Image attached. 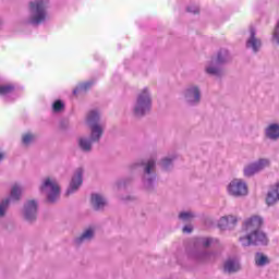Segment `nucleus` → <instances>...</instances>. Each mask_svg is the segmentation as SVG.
<instances>
[{
	"instance_id": "f257e3e1",
	"label": "nucleus",
	"mask_w": 279,
	"mask_h": 279,
	"mask_svg": "<svg viewBox=\"0 0 279 279\" xmlns=\"http://www.w3.org/2000/svg\"><path fill=\"white\" fill-rule=\"evenodd\" d=\"M263 223L264 220L260 216H251L244 220L242 232H244L245 235L239 239L243 247H250V245H267L269 240L265 232L260 230Z\"/></svg>"
},
{
	"instance_id": "f03ea898",
	"label": "nucleus",
	"mask_w": 279,
	"mask_h": 279,
	"mask_svg": "<svg viewBox=\"0 0 279 279\" xmlns=\"http://www.w3.org/2000/svg\"><path fill=\"white\" fill-rule=\"evenodd\" d=\"M47 5H49V0H33L28 3V23L31 25H40L49 19Z\"/></svg>"
},
{
	"instance_id": "7ed1b4c3",
	"label": "nucleus",
	"mask_w": 279,
	"mask_h": 279,
	"mask_svg": "<svg viewBox=\"0 0 279 279\" xmlns=\"http://www.w3.org/2000/svg\"><path fill=\"white\" fill-rule=\"evenodd\" d=\"M151 110V94L148 88L142 89L133 105V113L135 117H145Z\"/></svg>"
},
{
	"instance_id": "20e7f679",
	"label": "nucleus",
	"mask_w": 279,
	"mask_h": 279,
	"mask_svg": "<svg viewBox=\"0 0 279 279\" xmlns=\"http://www.w3.org/2000/svg\"><path fill=\"white\" fill-rule=\"evenodd\" d=\"M40 193L47 196L50 204H53L60 197V185L56 179L47 178L40 186Z\"/></svg>"
},
{
	"instance_id": "39448f33",
	"label": "nucleus",
	"mask_w": 279,
	"mask_h": 279,
	"mask_svg": "<svg viewBox=\"0 0 279 279\" xmlns=\"http://www.w3.org/2000/svg\"><path fill=\"white\" fill-rule=\"evenodd\" d=\"M86 123L90 128V141L97 143L104 134V126L99 124V112L90 111L87 114Z\"/></svg>"
},
{
	"instance_id": "423d86ee",
	"label": "nucleus",
	"mask_w": 279,
	"mask_h": 279,
	"mask_svg": "<svg viewBox=\"0 0 279 279\" xmlns=\"http://www.w3.org/2000/svg\"><path fill=\"white\" fill-rule=\"evenodd\" d=\"M228 62V51L222 50L218 52L217 58L211 59L209 63L205 66V71L208 75H221V64Z\"/></svg>"
},
{
	"instance_id": "0eeeda50",
	"label": "nucleus",
	"mask_w": 279,
	"mask_h": 279,
	"mask_svg": "<svg viewBox=\"0 0 279 279\" xmlns=\"http://www.w3.org/2000/svg\"><path fill=\"white\" fill-rule=\"evenodd\" d=\"M22 194L23 187L19 183L13 184L11 187L10 197L3 199L0 203V218L5 217V213H8V206H10V202H19Z\"/></svg>"
},
{
	"instance_id": "6e6552de",
	"label": "nucleus",
	"mask_w": 279,
	"mask_h": 279,
	"mask_svg": "<svg viewBox=\"0 0 279 279\" xmlns=\"http://www.w3.org/2000/svg\"><path fill=\"white\" fill-rule=\"evenodd\" d=\"M227 192L231 197H245L247 195V183L242 179H233L227 185Z\"/></svg>"
},
{
	"instance_id": "1a4fd4ad",
	"label": "nucleus",
	"mask_w": 279,
	"mask_h": 279,
	"mask_svg": "<svg viewBox=\"0 0 279 279\" xmlns=\"http://www.w3.org/2000/svg\"><path fill=\"white\" fill-rule=\"evenodd\" d=\"M156 169V160L149 159L144 167V175L143 183L147 191H151L154 189V182H156V173L154 172Z\"/></svg>"
},
{
	"instance_id": "9d476101",
	"label": "nucleus",
	"mask_w": 279,
	"mask_h": 279,
	"mask_svg": "<svg viewBox=\"0 0 279 279\" xmlns=\"http://www.w3.org/2000/svg\"><path fill=\"white\" fill-rule=\"evenodd\" d=\"M270 165L271 161H269V159H258L257 161H254L244 168V175L245 178H252V175H256V173L265 171V169L269 168Z\"/></svg>"
},
{
	"instance_id": "9b49d317",
	"label": "nucleus",
	"mask_w": 279,
	"mask_h": 279,
	"mask_svg": "<svg viewBox=\"0 0 279 279\" xmlns=\"http://www.w3.org/2000/svg\"><path fill=\"white\" fill-rule=\"evenodd\" d=\"M184 99L190 106H196L202 99V92L197 86H190L184 92Z\"/></svg>"
},
{
	"instance_id": "f8f14e48",
	"label": "nucleus",
	"mask_w": 279,
	"mask_h": 279,
	"mask_svg": "<svg viewBox=\"0 0 279 279\" xmlns=\"http://www.w3.org/2000/svg\"><path fill=\"white\" fill-rule=\"evenodd\" d=\"M23 217L26 221H36V217H38V203L36 201H28L25 204Z\"/></svg>"
},
{
	"instance_id": "ddd939ff",
	"label": "nucleus",
	"mask_w": 279,
	"mask_h": 279,
	"mask_svg": "<svg viewBox=\"0 0 279 279\" xmlns=\"http://www.w3.org/2000/svg\"><path fill=\"white\" fill-rule=\"evenodd\" d=\"M82 175H84V170L82 168H77L72 177L70 182V186L66 190V195H73L82 186Z\"/></svg>"
},
{
	"instance_id": "4468645a",
	"label": "nucleus",
	"mask_w": 279,
	"mask_h": 279,
	"mask_svg": "<svg viewBox=\"0 0 279 279\" xmlns=\"http://www.w3.org/2000/svg\"><path fill=\"white\" fill-rule=\"evenodd\" d=\"M262 47L260 39L256 37V29L250 28L248 38L246 40V48L252 49L254 53L258 52Z\"/></svg>"
},
{
	"instance_id": "2eb2a0df",
	"label": "nucleus",
	"mask_w": 279,
	"mask_h": 279,
	"mask_svg": "<svg viewBox=\"0 0 279 279\" xmlns=\"http://www.w3.org/2000/svg\"><path fill=\"white\" fill-rule=\"evenodd\" d=\"M278 202H279V182L270 186L266 196L267 206H274V204H278Z\"/></svg>"
},
{
	"instance_id": "dca6fc26",
	"label": "nucleus",
	"mask_w": 279,
	"mask_h": 279,
	"mask_svg": "<svg viewBox=\"0 0 279 279\" xmlns=\"http://www.w3.org/2000/svg\"><path fill=\"white\" fill-rule=\"evenodd\" d=\"M241 270V264L236 258L228 259L223 265L225 274H236V271Z\"/></svg>"
},
{
	"instance_id": "f3484780",
	"label": "nucleus",
	"mask_w": 279,
	"mask_h": 279,
	"mask_svg": "<svg viewBox=\"0 0 279 279\" xmlns=\"http://www.w3.org/2000/svg\"><path fill=\"white\" fill-rule=\"evenodd\" d=\"M92 206L95 208V210L104 209V206H106V198H104V196L100 194H93Z\"/></svg>"
},
{
	"instance_id": "a211bd4d",
	"label": "nucleus",
	"mask_w": 279,
	"mask_h": 279,
	"mask_svg": "<svg viewBox=\"0 0 279 279\" xmlns=\"http://www.w3.org/2000/svg\"><path fill=\"white\" fill-rule=\"evenodd\" d=\"M266 136L271 141H278L279 138V124H270L266 129Z\"/></svg>"
},
{
	"instance_id": "6ab92c4d",
	"label": "nucleus",
	"mask_w": 279,
	"mask_h": 279,
	"mask_svg": "<svg viewBox=\"0 0 279 279\" xmlns=\"http://www.w3.org/2000/svg\"><path fill=\"white\" fill-rule=\"evenodd\" d=\"M93 236H95V231L93 230V228H89L85 230L78 239L75 240V243L80 245V243H84V241H90Z\"/></svg>"
},
{
	"instance_id": "aec40b11",
	"label": "nucleus",
	"mask_w": 279,
	"mask_h": 279,
	"mask_svg": "<svg viewBox=\"0 0 279 279\" xmlns=\"http://www.w3.org/2000/svg\"><path fill=\"white\" fill-rule=\"evenodd\" d=\"M93 141L86 137H81L78 140V147H81L82 151H90L93 149Z\"/></svg>"
},
{
	"instance_id": "412c9836",
	"label": "nucleus",
	"mask_w": 279,
	"mask_h": 279,
	"mask_svg": "<svg viewBox=\"0 0 279 279\" xmlns=\"http://www.w3.org/2000/svg\"><path fill=\"white\" fill-rule=\"evenodd\" d=\"M255 264L257 267H265V265H269V258L263 253H256Z\"/></svg>"
},
{
	"instance_id": "4be33fe9",
	"label": "nucleus",
	"mask_w": 279,
	"mask_h": 279,
	"mask_svg": "<svg viewBox=\"0 0 279 279\" xmlns=\"http://www.w3.org/2000/svg\"><path fill=\"white\" fill-rule=\"evenodd\" d=\"M179 219L184 222L193 221V219H195V214L192 211H182L179 214Z\"/></svg>"
},
{
	"instance_id": "5701e85b",
	"label": "nucleus",
	"mask_w": 279,
	"mask_h": 279,
	"mask_svg": "<svg viewBox=\"0 0 279 279\" xmlns=\"http://www.w3.org/2000/svg\"><path fill=\"white\" fill-rule=\"evenodd\" d=\"M218 228H220V230H230V222L228 216H223L219 219Z\"/></svg>"
},
{
	"instance_id": "b1692460",
	"label": "nucleus",
	"mask_w": 279,
	"mask_h": 279,
	"mask_svg": "<svg viewBox=\"0 0 279 279\" xmlns=\"http://www.w3.org/2000/svg\"><path fill=\"white\" fill-rule=\"evenodd\" d=\"M92 82H87V83H83L81 85H78L74 90H73V95H77L78 93H82L84 90H88V87L92 86Z\"/></svg>"
},
{
	"instance_id": "393cba45",
	"label": "nucleus",
	"mask_w": 279,
	"mask_h": 279,
	"mask_svg": "<svg viewBox=\"0 0 279 279\" xmlns=\"http://www.w3.org/2000/svg\"><path fill=\"white\" fill-rule=\"evenodd\" d=\"M14 86L12 85H2L0 86V95H10L13 93Z\"/></svg>"
},
{
	"instance_id": "a878e982",
	"label": "nucleus",
	"mask_w": 279,
	"mask_h": 279,
	"mask_svg": "<svg viewBox=\"0 0 279 279\" xmlns=\"http://www.w3.org/2000/svg\"><path fill=\"white\" fill-rule=\"evenodd\" d=\"M227 218L229 219V230H232V228H234V226H236V223H239V218L236 216H227Z\"/></svg>"
},
{
	"instance_id": "bb28decb",
	"label": "nucleus",
	"mask_w": 279,
	"mask_h": 279,
	"mask_svg": "<svg viewBox=\"0 0 279 279\" xmlns=\"http://www.w3.org/2000/svg\"><path fill=\"white\" fill-rule=\"evenodd\" d=\"M34 135L31 133H26L23 135L22 141L24 145H29V143L34 142Z\"/></svg>"
},
{
	"instance_id": "cd10ccee",
	"label": "nucleus",
	"mask_w": 279,
	"mask_h": 279,
	"mask_svg": "<svg viewBox=\"0 0 279 279\" xmlns=\"http://www.w3.org/2000/svg\"><path fill=\"white\" fill-rule=\"evenodd\" d=\"M171 165H173V159L165 158V159L161 161V167H162V169H165L166 171H167V169H169V167H171Z\"/></svg>"
},
{
	"instance_id": "c85d7f7f",
	"label": "nucleus",
	"mask_w": 279,
	"mask_h": 279,
	"mask_svg": "<svg viewBox=\"0 0 279 279\" xmlns=\"http://www.w3.org/2000/svg\"><path fill=\"white\" fill-rule=\"evenodd\" d=\"M52 108H53L54 112H60V110H62V108H64V104L62 101H60V100H57L53 104Z\"/></svg>"
},
{
	"instance_id": "c756f323",
	"label": "nucleus",
	"mask_w": 279,
	"mask_h": 279,
	"mask_svg": "<svg viewBox=\"0 0 279 279\" xmlns=\"http://www.w3.org/2000/svg\"><path fill=\"white\" fill-rule=\"evenodd\" d=\"M215 254L213 253H204L203 255H201L202 260H213Z\"/></svg>"
},
{
	"instance_id": "7c9ffc66",
	"label": "nucleus",
	"mask_w": 279,
	"mask_h": 279,
	"mask_svg": "<svg viewBox=\"0 0 279 279\" xmlns=\"http://www.w3.org/2000/svg\"><path fill=\"white\" fill-rule=\"evenodd\" d=\"M213 241H215L213 238H205L203 240L204 247H208V245H213Z\"/></svg>"
},
{
	"instance_id": "2f4dec72",
	"label": "nucleus",
	"mask_w": 279,
	"mask_h": 279,
	"mask_svg": "<svg viewBox=\"0 0 279 279\" xmlns=\"http://www.w3.org/2000/svg\"><path fill=\"white\" fill-rule=\"evenodd\" d=\"M183 232L186 234H191L193 232V227L192 226L183 227Z\"/></svg>"
},
{
	"instance_id": "473e14b6",
	"label": "nucleus",
	"mask_w": 279,
	"mask_h": 279,
	"mask_svg": "<svg viewBox=\"0 0 279 279\" xmlns=\"http://www.w3.org/2000/svg\"><path fill=\"white\" fill-rule=\"evenodd\" d=\"M187 12H192L193 14H197V12H199V8L190 7V8H187Z\"/></svg>"
},
{
	"instance_id": "72a5a7b5",
	"label": "nucleus",
	"mask_w": 279,
	"mask_h": 279,
	"mask_svg": "<svg viewBox=\"0 0 279 279\" xmlns=\"http://www.w3.org/2000/svg\"><path fill=\"white\" fill-rule=\"evenodd\" d=\"M4 156L5 155H3V153H0V162H1V160H3Z\"/></svg>"
}]
</instances>
